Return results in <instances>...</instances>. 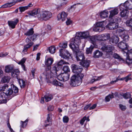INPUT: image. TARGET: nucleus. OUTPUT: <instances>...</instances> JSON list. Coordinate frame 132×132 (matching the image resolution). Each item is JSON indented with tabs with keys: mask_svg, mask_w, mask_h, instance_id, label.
<instances>
[{
	"mask_svg": "<svg viewBox=\"0 0 132 132\" xmlns=\"http://www.w3.org/2000/svg\"><path fill=\"white\" fill-rule=\"evenodd\" d=\"M40 53H38L37 54V57L36 59L37 60H39L40 59Z\"/></svg>",
	"mask_w": 132,
	"mask_h": 132,
	"instance_id": "nucleus-62",
	"label": "nucleus"
},
{
	"mask_svg": "<svg viewBox=\"0 0 132 132\" xmlns=\"http://www.w3.org/2000/svg\"><path fill=\"white\" fill-rule=\"evenodd\" d=\"M84 76V75L83 74L73 75L71 79L70 85L73 87L80 85L82 82V79Z\"/></svg>",
	"mask_w": 132,
	"mask_h": 132,
	"instance_id": "nucleus-3",
	"label": "nucleus"
},
{
	"mask_svg": "<svg viewBox=\"0 0 132 132\" xmlns=\"http://www.w3.org/2000/svg\"><path fill=\"white\" fill-rule=\"evenodd\" d=\"M109 12L110 14L109 16V19H113V17L118 14L119 10L118 9L115 8L109 11Z\"/></svg>",
	"mask_w": 132,
	"mask_h": 132,
	"instance_id": "nucleus-15",
	"label": "nucleus"
},
{
	"mask_svg": "<svg viewBox=\"0 0 132 132\" xmlns=\"http://www.w3.org/2000/svg\"><path fill=\"white\" fill-rule=\"evenodd\" d=\"M126 24L127 26L131 27V30L132 31V18L127 20L126 22Z\"/></svg>",
	"mask_w": 132,
	"mask_h": 132,
	"instance_id": "nucleus-39",
	"label": "nucleus"
},
{
	"mask_svg": "<svg viewBox=\"0 0 132 132\" xmlns=\"http://www.w3.org/2000/svg\"><path fill=\"white\" fill-rule=\"evenodd\" d=\"M19 9L21 12H22L27 9V7L26 6L19 7Z\"/></svg>",
	"mask_w": 132,
	"mask_h": 132,
	"instance_id": "nucleus-54",
	"label": "nucleus"
},
{
	"mask_svg": "<svg viewBox=\"0 0 132 132\" xmlns=\"http://www.w3.org/2000/svg\"><path fill=\"white\" fill-rule=\"evenodd\" d=\"M26 42L27 43V44L24 46L22 51V52H27L28 49L31 47L34 44L33 43L31 42V40H29L28 38L26 39Z\"/></svg>",
	"mask_w": 132,
	"mask_h": 132,
	"instance_id": "nucleus-12",
	"label": "nucleus"
},
{
	"mask_svg": "<svg viewBox=\"0 0 132 132\" xmlns=\"http://www.w3.org/2000/svg\"><path fill=\"white\" fill-rule=\"evenodd\" d=\"M102 77V76L100 77L94 76V78L92 79L91 80L90 82L91 83H93L95 81L100 80Z\"/></svg>",
	"mask_w": 132,
	"mask_h": 132,
	"instance_id": "nucleus-40",
	"label": "nucleus"
},
{
	"mask_svg": "<svg viewBox=\"0 0 132 132\" xmlns=\"http://www.w3.org/2000/svg\"><path fill=\"white\" fill-rule=\"evenodd\" d=\"M13 92V90L12 89H9L7 91L6 93L7 96L11 95Z\"/></svg>",
	"mask_w": 132,
	"mask_h": 132,
	"instance_id": "nucleus-47",
	"label": "nucleus"
},
{
	"mask_svg": "<svg viewBox=\"0 0 132 132\" xmlns=\"http://www.w3.org/2000/svg\"><path fill=\"white\" fill-rule=\"evenodd\" d=\"M77 34L79 35L80 37H81L84 38H88L89 36V33L88 31L78 32L77 33Z\"/></svg>",
	"mask_w": 132,
	"mask_h": 132,
	"instance_id": "nucleus-19",
	"label": "nucleus"
},
{
	"mask_svg": "<svg viewBox=\"0 0 132 132\" xmlns=\"http://www.w3.org/2000/svg\"><path fill=\"white\" fill-rule=\"evenodd\" d=\"M120 10L122 11L120 13V14L121 16L122 17L127 16L129 13V11L125 9Z\"/></svg>",
	"mask_w": 132,
	"mask_h": 132,
	"instance_id": "nucleus-25",
	"label": "nucleus"
},
{
	"mask_svg": "<svg viewBox=\"0 0 132 132\" xmlns=\"http://www.w3.org/2000/svg\"><path fill=\"white\" fill-rule=\"evenodd\" d=\"M114 49V47L112 45L103 46L101 48L102 50L106 53V54H109L110 56L112 54L113 52L112 51Z\"/></svg>",
	"mask_w": 132,
	"mask_h": 132,
	"instance_id": "nucleus-9",
	"label": "nucleus"
},
{
	"mask_svg": "<svg viewBox=\"0 0 132 132\" xmlns=\"http://www.w3.org/2000/svg\"><path fill=\"white\" fill-rule=\"evenodd\" d=\"M45 99V101L48 102L50 101L53 98L52 95L50 94L46 93L44 96Z\"/></svg>",
	"mask_w": 132,
	"mask_h": 132,
	"instance_id": "nucleus-29",
	"label": "nucleus"
},
{
	"mask_svg": "<svg viewBox=\"0 0 132 132\" xmlns=\"http://www.w3.org/2000/svg\"><path fill=\"white\" fill-rule=\"evenodd\" d=\"M80 38L79 35H78V36H76L74 38L72 39L69 46L73 51L76 52L78 51L79 49V46L81 42Z\"/></svg>",
	"mask_w": 132,
	"mask_h": 132,
	"instance_id": "nucleus-4",
	"label": "nucleus"
},
{
	"mask_svg": "<svg viewBox=\"0 0 132 132\" xmlns=\"http://www.w3.org/2000/svg\"><path fill=\"white\" fill-rule=\"evenodd\" d=\"M117 32H118L120 33H121L123 32L124 31V29H118L117 30Z\"/></svg>",
	"mask_w": 132,
	"mask_h": 132,
	"instance_id": "nucleus-60",
	"label": "nucleus"
},
{
	"mask_svg": "<svg viewBox=\"0 0 132 132\" xmlns=\"http://www.w3.org/2000/svg\"><path fill=\"white\" fill-rule=\"evenodd\" d=\"M52 119L50 117V114H48L47 115V120L45 121V126L46 127L47 126H50L52 125Z\"/></svg>",
	"mask_w": 132,
	"mask_h": 132,
	"instance_id": "nucleus-24",
	"label": "nucleus"
},
{
	"mask_svg": "<svg viewBox=\"0 0 132 132\" xmlns=\"http://www.w3.org/2000/svg\"><path fill=\"white\" fill-rule=\"evenodd\" d=\"M93 30L95 31L100 32L102 30V29L101 28V27L97 26L96 27H95L94 28Z\"/></svg>",
	"mask_w": 132,
	"mask_h": 132,
	"instance_id": "nucleus-51",
	"label": "nucleus"
},
{
	"mask_svg": "<svg viewBox=\"0 0 132 132\" xmlns=\"http://www.w3.org/2000/svg\"><path fill=\"white\" fill-rule=\"evenodd\" d=\"M14 70V67L13 66L8 65L5 67V71L6 72H11Z\"/></svg>",
	"mask_w": 132,
	"mask_h": 132,
	"instance_id": "nucleus-28",
	"label": "nucleus"
},
{
	"mask_svg": "<svg viewBox=\"0 0 132 132\" xmlns=\"http://www.w3.org/2000/svg\"><path fill=\"white\" fill-rule=\"evenodd\" d=\"M57 79L60 81H66L69 78L70 74L67 72H64L59 74L57 75Z\"/></svg>",
	"mask_w": 132,
	"mask_h": 132,
	"instance_id": "nucleus-7",
	"label": "nucleus"
},
{
	"mask_svg": "<svg viewBox=\"0 0 132 132\" xmlns=\"http://www.w3.org/2000/svg\"><path fill=\"white\" fill-rule=\"evenodd\" d=\"M69 63L68 62H64L63 60H61L57 64V65H58L60 66V68H62V65L63 64H68Z\"/></svg>",
	"mask_w": 132,
	"mask_h": 132,
	"instance_id": "nucleus-38",
	"label": "nucleus"
},
{
	"mask_svg": "<svg viewBox=\"0 0 132 132\" xmlns=\"http://www.w3.org/2000/svg\"><path fill=\"white\" fill-rule=\"evenodd\" d=\"M100 40L101 41H106L110 38V35L108 33L102 34L100 36Z\"/></svg>",
	"mask_w": 132,
	"mask_h": 132,
	"instance_id": "nucleus-18",
	"label": "nucleus"
},
{
	"mask_svg": "<svg viewBox=\"0 0 132 132\" xmlns=\"http://www.w3.org/2000/svg\"><path fill=\"white\" fill-rule=\"evenodd\" d=\"M63 122L64 123H67L69 121V118L68 117L64 116L63 118Z\"/></svg>",
	"mask_w": 132,
	"mask_h": 132,
	"instance_id": "nucleus-55",
	"label": "nucleus"
},
{
	"mask_svg": "<svg viewBox=\"0 0 132 132\" xmlns=\"http://www.w3.org/2000/svg\"><path fill=\"white\" fill-rule=\"evenodd\" d=\"M59 52L60 55L64 59H69L71 56V54L66 50L61 48Z\"/></svg>",
	"mask_w": 132,
	"mask_h": 132,
	"instance_id": "nucleus-10",
	"label": "nucleus"
},
{
	"mask_svg": "<svg viewBox=\"0 0 132 132\" xmlns=\"http://www.w3.org/2000/svg\"><path fill=\"white\" fill-rule=\"evenodd\" d=\"M54 109L52 105H49L48 108V110L49 111H52Z\"/></svg>",
	"mask_w": 132,
	"mask_h": 132,
	"instance_id": "nucleus-61",
	"label": "nucleus"
},
{
	"mask_svg": "<svg viewBox=\"0 0 132 132\" xmlns=\"http://www.w3.org/2000/svg\"><path fill=\"white\" fill-rule=\"evenodd\" d=\"M88 38L90 39V42L94 45V43L96 40V37L95 36H89Z\"/></svg>",
	"mask_w": 132,
	"mask_h": 132,
	"instance_id": "nucleus-34",
	"label": "nucleus"
},
{
	"mask_svg": "<svg viewBox=\"0 0 132 132\" xmlns=\"http://www.w3.org/2000/svg\"><path fill=\"white\" fill-rule=\"evenodd\" d=\"M67 14L65 12L63 11L62 12L61 14H59L57 17L58 20L61 19L62 21H63L67 18Z\"/></svg>",
	"mask_w": 132,
	"mask_h": 132,
	"instance_id": "nucleus-16",
	"label": "nucleus"
},
{
	"mask_svg": "<svg viewBox=\"0 0 132 132\" xmlns=\"http://www.w3.org/2000/svg\"><path fill=\"white\" fill-rule=\"evenodd\" d=\"M118 46L119 48L122 50L127 49V44L123 41L119 43L118 44Z\"/></svg>",
	"mask_w": 132,
	"mask_h": 132,
	"instance_id": "nucleus-21",
	"label": "nucleus"
},
{
	"mask_svg": "<svg viewBox=\"0 0 132 132\" xmlns=\"http://www.w3.org/2000/svg\"><path fill=\"white\" fill-rule=\"evenodd\" d=\"M13 3L11 2L10 3H6L2 6V7L3 8H5L8 7H10L12 6L13 4Z\"/></svg>",
	"mask_w": 132,
	"mask_h": 132,
	"instance_id": "nucleus-44",
	"label": "nucleus"
},
{
	"mask_svg": "<svg viewBox=\"0 0 132 132\" xmlns=\"http://www.w3.org/2000/svg\"><path fill=\"white\" fill-rule=\"evenodd\" d=\"M131 75V74L128 75L127 76L125 77V81L126 82H127L128 80H131V79L129 77Z\"/></svg>",
	"mask_w": 132,
	"mask_h": 132,
	"instance_id": "nucleus-58",
	"label": "nucleus"
},
{
	"mask_svg": "<svg viewBox=\"0 0 132 132\" xmlns=\"http://www.w3.org/2000/svg\"><path fill=\"white\" fill-rule=\"evenodd\" d=\"M54 60L52 58L49 57L46 59L45 61V63L46 67L45 71L43 73L42 76L43 77L46 78H51L52 77V75H51V71L50 70L51 69V66Z\"/></svg>",
	"mask_w": 132,
	"mask_h": 132,
	"instance_id": "nucleus-2",
	"label": "nucleus"
},
{
	"mask_svg": "<svg viewBox=\"0 0 132 132\" xmlns=\"http://www.w3.org/2000/svg\"><path fill=\"white\" fill-rule=\"evenodd\" d=\"M19 22L18 19H16L15 21H8V23L9 26L12 29L15 28V26Z\"/></svg>",
	"mask_w": 132,
	"mask_h": 132,
	"instance_id": "nucleus-22",
	"label": "nucleus"
},
{
	"mask_svg": "<svg viewBox=\"0 0 132 132\" xmlns=\"http://www.w3.org/2000/svg\"><path fill=\"white\" fill-rule=\"evenodd\" d=\"M47 80H47V82H49L52 83L54 85L56 86H60V87H63V84H62L60 82L56 80H54L53 81H51V79L53 78L52 75V77L51 78H45Z\"/></svg>",
	"mask_w": 132,
	"mask_h": 132,
	"instance_id": "nucleus-13",
	"label": "nucleus"
},
{
	"mask_svg": "<svg viewBox=\"0 0 132 132\" xmlns=\"http://www.w3.org/2000/svg\"><path fill=\"white\" fill-rule=\"evenodd\" d=\"M96 106V104H93L92 106H91L89 108L90 110H92L95 109Z\"/></svg>",
	"mask_w": 132,
	"mask_h": 132,
	"instance_id": "nucleus-64",
	"label": "nucleus"
},
{
	"mask_svg": "<svg viewBox=\"0 0 132 132\" xmlns=\"http://www.w3.org/2000/svg\"><path fill=\"white\" fill-rule=\"evenodd\" d=\"M64 72L68 73L70 72V69L68 66L65 65L62 68Z\"/></svg>",
	"mask_w": 132,
	"mask_h": 132,
	"instance_id": "nucleus-45",
	"label": "nucleus"
},
{
	"mask_svg": "<svg viewBox=\"0 0 132 132\" xmlns=\"http://www.w3.org/2000/svg\"><path fill=\"white\" fill-rule=\"evenodd\" d=\"M38 35H37L35 34L33 35H32L30 36H28L27 38H28L29 40H31H31L34 41V40L36 39V37Z\"/></svg>",
	"mask_w": 132,
	"mask_h": 132,
	"instance_id": "nucleus-41",
	"label": "nucleus"
},
{
	"mask_svg": "<svg viewBox=\"0 0 132 132\" xmlns=\"http://www.w3.org/2000/svg\"><path fill=\"white\" fill-rule=\"evenodd\" d=\"M13 92L15 93H17L18 92V89L16 87H14L13 88Z\"/></svg>",
	"mask_w": 132,
	"mask_h": 132,
	"instance_id": "nucleus-59",
	"label": "nucleus"
},
{
	"mask_svg": "<svg viewBox=\"0 0 132 132\" xmlns=\"http://www.w3.org/2000/svg\"><path fill=\"white\" fill-rule=\"evenodd\" d=\"M114 97L113 93L112 94H109L106 96L105 98V101L106 102H108L110 101V99H112Z\"/></svg>",
	"mask_w": 132,
	"mask_h": 132,
	"instance_id": "nucleus-33",
	"label": "nucleus"
},
{
	"mask_svg": "<svg viewBox=\"0 0 132 132\" xmlns=\"http://www.w3.org/2000/svg\"><path fill=\"white\" fill-rule=\"evenodd\" d=\"M109 12L106 10H104L100 13V15L102 18H104L108 16Z\"/></svg>",
	"mask_w": 132,
	"mask_h": 132,
	"instance_id": "nucleus-26",
	"label": "nucleus"
},
{
	"mask_svg": "<svg viewBox=\"0 0 132 132\" xmlns=\"http://www.w3.org/2000/svg\"><path fill=\"white\" fill-rule=\"evenodd\" d=\"M59 46L60 47L62 48H65L67 47V43L66 42H62L59 43Z\"/></svg>",
	"mask_w": 132,
	"mask_h": 132,
	"instance_id": "nucleus-36",
	"label": "nucleus"
},
{
	"mask_svg": "<svg viewBox=\"0 0 132 132\" xmlns=\"http://www.w3.org/2000/svg\"><path fill=\"white\" fill-rule=\"evenodd\" d=\"M73 72L77 74L78 75L79 74H82L81 73L82 70V68L81 67L76 65L72 64L71 66Z\"/></svg>",
	"mask_w": 132,
	"mask_h": 132,
	"instance_id": "nucleus-8",
	"label": "nucleus"
},
{
	"mask_svg": "<svg viewBox=\"0 0 132 132\" xmlns=\"http://www.w3.org/2000/svg\"><path fill=\"white\" fill-rule=\"evenodd\" d=\"M86 117L85 116L80 120V123L81 125H83L84 121L86 119Z\"/></svg>",
	"mask_w": 132,
	"mask_h": 132,
	"instance_id": "nucleus-56",
	"label": "nucleus"
},
{
	"mask_svg": "<svg viewBox=\"0 0 132 132\" xmlns=\"http://www.w3.org/2000/svg\"><path fill=\"white\" fill-rule=\"evenodd\" d=\"M119 6L120 10L125 9L127 10L132 9V0L127 1L123 4H120Z\"/></svg>",
	"mask_w": 132,
	"mask_h": 132,
	"instance_id": "nucleus-6",
	"label": "nucleus"
},
{
	"mask_svg": "<svg viewBox=\"0 0 132 132\" xmlns=\"http://www.w3.org/2000/svg\"><path fill=\"white\" fill-rule=\"evenodd\" d=\"M10 79L9 76H5L2 79V81L4 83L9 82Z\"/></svg>",
	"mask_w": 132,
	"mask_h": 132,
	"instance_id": "nucleus-37",
	"label": "nucleus"
},
{
	"mask_svg": "<svg viewBox=\"0 0 132 132\" xmlns=\"http://www.w3.org/2000/svg\"><path fill=\"white\" fill-rule=\"evenodd\" d=\"M60 66L58 65H55L53 68L52 71H51V75L53 74L55 76H56L60 73L59 71L62 68H60Z\"/></svg>",
	"mask_w": 132,
	"mask_h": 132,
	"instance_id": "nucleus-14",
	"label": "nucleus"
},
{
	"mask_svg": "<svg viewBox=\"0 0 132 132\" xmlns=\"http://www.w3.org/2000/svg\"><path fill=\"white\" fill-rule=\"evenodd\" d=\"M28 14L30 16L37 15L38 19L40 20H47L50 19L52 16L51 13L49 11H41L39 8L35 9L32 11H29Z\"/></svg>",
	"mask_w": 132,
	"mask_h": 132,
	"instance_id": "nucleus-1",
	"label": "nucleus"
},
{
	"mask_svg": "<svg viewBox=\"0 0 132 132\" xmlns=\"http://www.w3.org/2000/svg\"><path fill=\"white\" fill-rule=\"evenodd\" d=\"M20 71L18 69L14 70L11 72V75L14 78H16L18 79V75L19 74Z\"/></svg>",
	"mask_w": 132,
	"mask_h": 132,
	"instance_id": "nucleus-27",
	"label": "nucleus"
},
{
	"mask_svg": "<svg viewBox=\"0 0 132 132\" xmlns=\"http://www.w3.org/2000/svg\"><path fill=\"white\" fill-rule=\"evenodd\" d=\"M120 18L115 17L113 19H110L109 23L106 26V28L110 30L116 29L118 27V23L117 22L120 20Z\"/></svg>",
	"mask_w": 132,
	"mask_h": 132,
	"instance_id": "nucleus-5",
	"label": "nucleus"
},
{
	"mask_svg": "<svg viewBox=\"0 0 132 132\" xmlns=\"http://www.w3.org/2000/svg\"><path fill=\"white\" fill-rule=\"evenodd\" d=\"M26 60V58L25 57L23 58L18 63V64H24V63L25 62Z\"/></svg>",
	"mask_w": 132,
	"mask_h": 132,
	"instance_id": "nucleus-52",
	"label": "nucleus"
},
{
	"mask_svg": "<svg viewBox=\"0 0 132 132\" xmlns=\"http://www.w3.org/2000/svg\"><path fill=\"white\" fill-rule=\"evenodd\" d=\"M90 63V61L89 60H84L80 62V64L83 67L87 68L89 66Z\"/></svg>",
	"mask_w": 132,
	"mask_h": 132,
	"instance_id": "nucleus-23",
	"label": "nucleus"
},
{
	"mask_svg": "<svg viewBox=\"0 0 132 132\" xmlns=\"http://www.w3.org/2000/svg\"><path fill=\"white\" fill-rule=\"evenodd\" d=\"M122 38L124 40L127 42L128 41L129 37L128 34H125L122 36Z\"/></svg>",
	"mask_w": 132,
	"mask_h": 132,
	"instance_id": "nucleus-35",
	"label": "nucleus"
},
{
	"mask_svg": "<svg viewBox=\"0 0 132 132\" xmlns=\"http://www.w3.org/2000/svg\"><path fill=\"white\" fill-rule=\"evenodd\" d=\"M74 54L76 55V57L77 61H82L85 59V57L83 53L79 51V49L78 51H73Z\"/></svg>",
	"mask_w": 132,
	"mask_h": 132,
	"instance_id": "nucleus-11",
	"label": "nucleus"
},
{
	"mask_svg": "<svg viewBox=\"0 0 132 132\" xmlns=\"http://www.w3.org/2000/svg\"><path fill=\"white\" fill-rule=\"evenodd\" d=\"M121 95L125 99H127L130 98L131 97V95L129 92H126L125 93H122Z\"/></svg>",
	"mask_w": 132,
	"mask_h": 132,
	"instance_id": "nucleus-31",
	"label": "nucleus"
},
{
	"mask_svg": "<svg viewBox=\"0 0 132 132\" xmlns=\"http://www.w3.org/2000/svg\"><path fill=\"white\" fill-rule=\"evenodd\" d=\"M119 108L122 111H125L126 109V107L125 105H124L122 104L119 105Z\"/></svg>",
	"mask_w": 132,
	"mask_h": 132,
	"instance_id": "nucleus-48",
	"label": "nucleus"
},
{
	"mask_svg": "<svg viewBox=\"0 0 132 132\" xmlns=\"http://www.w3.org/2000/svg\"><path fill=\"white\" fill-rule=\"evenodd\" d=\"M72 21L69 19H68V20L66 22V23L67 25H70L72 23Z\"/></svg>",
	"mask_w": 132,
	"mask_h": 132,
	"instance_id": "nucleus-63",
	"label": "nucleus"
},
{
	"mask_svg": "<svg viewBox=\"0 0 132 132\" xmlns=\"http://www.w3.org/2000/svg\"><path fill=\"white\" fill-rule=\"evenodd\" d=\"M93 48L94 46L92 45H91L89 48L87 49L86 50V53L87 54H91Z\"/></svg>",
	"mask_w": 132,
	"mask_h": 132,
	"instance_id": "nucleus-43",
	"label": "nucleus"
},
{
	"mask_svg": "<svg viewBox=\"0 0 132 132\" xmlns=\"http://www.w3.org/2000/svg\"><path fill=\"white\" fill-rule=\"evenodd\" d=\"M97 26L101 27V28L102 29V28L103 27L104 25L103 23L102 22L98 23L96 24Z\"/></svg>",
	"mask_w": 132,
	"mask_h": 132,
	"instance_id": "nucleus-57",
	"label": "nucleus"
},
{
	"mask_svg": "<svg viewBox=\"0 0 132 132\" xmlns=\"http://www.w3.org/2000/svg\"><path fill=\"white\" fill-rule=\"evenodd\" d=\"M48 50L51 53L53 54L55 52L56 48L54 46H52L49 47Z\"/></svg>",
	"mask_w": 132,
	"mask_h": 132,
	"instance_id": "nucleus-42",
	"label": "nucleus"
},
{
	"mask_svg": "<svg viewBox=\"0 0 132 132\" xmlns=\"http://www.w3.org/2000/svg\"><path fill=\"white\" fill-rule=\"evenodd\" d=\"M28 121V120L27 119L24 121H21V122H22V124L21 125V127L22 128H24L27 125V123H26V122H27Z\"/></svg>",
	"mask_w": 132,
	"mask_h": 132,
	"instance_id": "nucleus-53",
	"label": "nucleus"
},
{
	"mask_svg": "<svg viewBox=\"0 0 132 132\" xmlns=\"http://www.w3.org/2000/svg\"><path fill=\"white\" fill-rule=\"evenodd\" d=\"M18 81L20 87L21 88H23L26 86L25 82L23 79H18Z\"/></svg>",
	"mask_w": 132,
	"mask_h": 132,
	"instance_id": "nucleus-30",
	"label": "nucleus"
},
{
	"mask_svg": "<svg viewBox=\"0 0 132 132\" xmlns=\"http://www.w3.org/2000/svg\"><path fill=\"white\" fill-rule=\"evenodd\" d=\"M34 33L33 28H31L29 29L27 32L24 33V35L26 36H30L32 35Z\"/></svg>",
	"mask_w": 132,
	"mask_h": 132,
	"instance_id": "nucleus-32",
	"label": "nucleus"
},
{
	"mask_svg": "<svg viewBox=\"0 0 132 132\" xmlns=\"http://www.w3.org/2000/svg\"><path fill=\"white\" fill-rule=\"evenodd\" d=\"M103 54L102 52L98 50H96L93 53V57L95 58H98L101 57Z\"/></svg>",
	"mask_w": 132,
	"mask_h": 132,
	"instance_id": "nucleus-20",
	"label": "nucleus"
},
{
	"mask_svg": "<svg viewBox=\"0 0 132 132\" xmlns=\"http://www.w3.org/2000/svg\"><path fill=\"white\" fill-rule=\"evenodd\" d=\"M119 37L116 36L112 37L109 40V43L112 45H115L117 44L119 41Z\"/></svg>",
	"mask_w": 132,
	"mask_h": 132,
	"instance_id": "nucleus-17",
	"label": "nucleus"
},
{
	"mask_svg": "<svg viewBox=\"0 0 132 132\" xmlns=\"http://www.w3.org/2000/svg\"><path fill=\"white\" fill-rule=\"evenodd\" d=\"M0 97H1L3 98H7V96L6 94V93H5L4 92H2L0 94Z\"/></svg>",
	"mask_w": 132,
	"mask_h": 132,
	"instance_id": "nucleus-49",
	"label": "nucleus"
},
{
	"mask_svg": "<svg viewBox=\"0 0 132 132\" xmlns=\"http://www.w3.org/2000/svg\"><path fill=\"white\" fill-rule=\"evenodd\" d=\"M126 62L127 64L128 65H130L132 64V59H130L129 58L127 57L126 59Z\"/></svg>",
	"mask_w": 132,
	"mask_h": 132,
	"instance_id": "nucleus-50",
	"label": "nucleus"
},
{
	"mask_svg": "<svg viewBox=\"0 0 132 132\" xmlns=\"http://www.w3.org/2000/svg\"><path fill=\"white\" fill-rule=\"evenodd\" d=\"M112 55H113V57L114 58L118 59L119 60H123V59L117 53H114Z\"/></svg>",
	"mask_w": 132,
	"mask_h": 132,
	"instance_id": "nucleus-46",
	"label": "nucleus"
}]
</instances>
